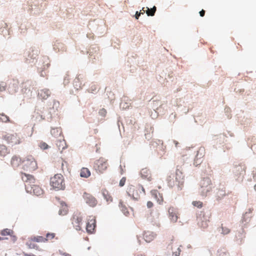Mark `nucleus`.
Listing matches in <instances>:
<instances>
[{"instance_id": "obj_21", "label": "nucleus", "mask_w": 256, "mask_h": 256, "mask_svg": "<svg viewBox=\"0 0 256 256\" xmlns=\"http://www.w3.org/2000/svg\"><path fill=\"white\" fill-rule=\"evenodd\" d=\"M26 245L29 248L40 250L38 246L37 245L35 242L32 240L30 238L26 242Z\"/></svg>"}, {"instance_id": "obj_15", "label": "nucleus", "mask_w": 256, "mask_h": 256, "mask_svg": "<svg viewBox=\"0 0 256 256\" xmlns=\"http://www.w3.org/2000/svg\"><path fill=\"white\" fill-rule=\"evenodd\" d=\"M226 195V190L224 186L217 188L215 191V196L217 200H221Z\"/></svg>"}, {"instance_id": "obj_28", "label": "nucleus", "mask_w": 256, "mask_h": 256, "mask_svg": "<svg viewBox=\"0 0 256 256\" xmlns=\"http://www.w3.org/2000/svg\"><path fill=\"white\" fill-rule=\"evenodd\" d=\"M80 78H79V76H78L74 79V86L77 90L82 88V83L80 82Z\"/></svg>"}, {"instance_id": "obj_18", "label": "nucleus", "mask_w": 256, "mask_h": 256, "mask_svg": "<svg viewBox=\"0 0 256 256\" xmlns=\"http://www.w3.org/2000/svg\"><path fill=\"white\" fill-rule=\"evenodd\" d=\"M50 94V92L48 89H44L38 92V96L42 99H47Z\"/></svg>"}, {"instance_id": "obj_43", "label": "nucleus", "mask_w": 256, "mask_h": 256, "mask_svg": "<svg viewBox=\"0 0 256 256\" xmlns=\"http://www.w3.org/2000/svg\"><path fill=\"white\" fill-rule=\"evenodd\" d=\"M126 181V178H122L120 182L119 185L120 186H122L124 185Z\"/></svg>"}, {"instance_id": "obj_9", "label": "nucleus", "mask_w": 256, "mask_h": 256, "mask_svg": "<svg viewBox=\"0 0 256 256\" xmlns=\"http://www.w3.org/2000/svg\"><path fill=\"white\" fill-rule=\"evenodd\" d=\"M108 162L103 158L97 160L94 164V168L100 173L103 172L108 168Z\"/></svg>"}, {"instance_id": "obj_38", "label": "nucleus", "mask_w": 256, "mask_h": 256, "mask_svg": "<svg viewBox=\"0 0 256 256\" xmlns=\"http://www.w3.org/2000/svg\"><path fill=\"white\" fill-rule=\"evenodd\" d=\"M202 162V160L199 159V158L196 156L194 160V164L196 166H198L200 165Z\"/></svg>"}, {"instance_id": "obj_29", "label": "nucleus", "mask_w": 256, "mask_h": 256, "mask_svg": "<svg viewBox=\"0 0 256 256\" xmlns=\"http://www.w3.org/2000/svg\"><path fill=\"white\" fill-rule=\"evenodd\" d=\"M147 10H146V13L148 16H154L156 12V8L155 6H154L152 8L150 9L148 8H146Z\"/></svg>"}, {"instance_id": "obj_48", "label": "nucleus", "mask_w": 256, "mask_h": 256, "mask_svg": "<svg viewBox=\"0 0 256 256\" xmlns=\"http://www.w3.org/2000/svg\"><path fill=\"white\" fill-rule=\"evenodd\" d=\"M3 238H2L1 237H0V240H2Z\"/></svg>"}, {"instance_id": "obj_19", "label": "nucleus", "mask_w": 256, "mask_h": 256, "mask_svg": "<svg viewBox=\"0 0 256 256\" xmlns=\"http://www.w3.org/2000/svg\"><path fill=\"white\" fill-rule=\"evenodd\" d=\"M60 206L58 212V214L61 216L66 215L68 211L67 205L64 202L60 203Z\"/></svg>"}, {"instance_id": "obj_45", "label": "nucleus", "mask_w": 256, "mask_h": 256, "mask_svg": "<svg viewBox=\"0 0 256 256\" xmlns=\"http://www.w3.org/2000/svg\"><path fill=\"white\" fill-rule=\"evenodd\" d=\"M205 14V11L204 10H202L200 12V14L201 16H204Z\"/></svg>"}, {"instance_id": "obj_11", "label": "nucleus", "mask_w": 256, "mask_h": 256, "mask_svg": "<svg viewBox=\"0 0 256 256\" xmlns=\"http://www.w3.org/2000/svg\"><path fill=\"white\" fill-rule=\"evenodd\" d=\"M168 218L172 222H176L178 219V210L174 207H170L168 210Z\"/></svg>"}, {"instance_id": "obj_4", "label": "nucleus", "mask_w": 256, "mask_h": 256, "mask_svg": "<svg viewBox=\"0 0 256 256\" xmlns=\"http://www.w3.org/2000/svg\"><path fill=\"white\" fill-rule=\"evenodd\" d=\"M50 184L56 190H64L65 188V184L63 176L58 174H55L51 178Z\"/></svg>"}, {"instance_id": "obj_20", "label": "nucleus", "mask_w": 256, "mask_h": 256, "mask_svg": "<svg viewBox=\"0 0 256 256\" xmlns=\"http://www.w3.org/2000/svg\"><path fill=\"white\" fill-rule=\"evenodd\" d=\"M56 144L60 152H62L64 149L67 148L66 142L63 138L58 140L56 142Z\"/></svg>"}, {"instance_id": "obj_24", "label": "nucleus", "mask_w": 256, "mask_h": 256, "mask_svg": "<svg viewBox=\"0 0 256 256\" xmlns=\"http://www.w3.org/2000/svg\"><path fill=\"white\" fill-rule=\"evenodd\" d=\"M102 192L104 198L108 202H110L112 201V196L110 195L109 192L106 190H102Z\"/></svg>"}, {"instance_id": "obj_40", "label": "nucleus", "mask_w": 256, "mask_h": 256, "mask_svg": "<svg viewBox=\"0 0 256 256\" xmlns=\"http://www.w3.org/2000/svg\"><path fill=\"white\" fill-rule=\"evenodd\" d=\"M10 230L9 229H5L1 232V234L2 236H8L10 234Z\"/></svg>"}, {"instance_id": "obj_47", "label": "nucleus", "mask_w": 256, "mask_h": 256, "mask_svg": "<svg viewBox=\"0 0 256 256\" xmlns=\"http://www.w3.org/2000/svg\"><path fill=\"white\" fill-rule=\"evenodd\" d=\"M254 190H256V184L254 186Z\"/></svg>"}, {"instance_id": "obj_7", "label": "nucleus", "mask_w": 256, "mask_h": 256, "mask_svg": "<svg viewBox=\"0 0 256 256\" xmlns=\"http://www.w3.org/2000/svg\"><path fill=\"white\" fill-rule=\"evenodd\" d=\"M212 184L209 178H202L200 182V192L203 196H206L212 190Z\"/></svg>"}, {"instance_id": "obj_46", "label": "nucleus", "mask_w": 256, "mask_h": 256, "mask_svg": "<svg viewBox=\"0 0 256 256\" xmlns=\"http://www.w3.org/2000/svg\"><path fill=\"white\" fill-rule=\"evenodd\" d=\"M66 165V162H62V170H64V166Z\"/></svg>"}, {"instance_id": "obj_23", "label": "nucleus", "mask_w": 256, "mask_h": 256, "mask_svg": "<svg viewBox=\"0 0 256 256\" xmlns=\"http://www.w3.org/2000/svg\"><path fill=\"white\" fill-rule=\"evenodd\" d=\"M90 176V172L86 168H82L80 172V176L82 178H88Z\"/></svg>"}, {"instance_id": "obj_30", "label": "nucleus", "mask_w": 256, "mask_h": 256, "mask_svg": "<svg viewBox=\"0 0 256 256\" xmlns=\"http://www.w3.org/2000/svg\"><path fill=\"white\" fill-rule=\"evenodd\" d=\"M120 206L121 208V210L124 214L126 216H128L129 215V212L127 208L122 204V202H120Z\"/></svg>"}, {"instance_id": "obj_37", "label": "nucleus", "mask_w": 256, "mask_h": 256, "mask_svg": "<svg viewBox=\"0 0 256 256\" xmlns=\"http://www.w3.org/2000/svg\"><path fill=\"white\" fill-rule=\"evenodd\" d=\"M192 204L194 206L198 208H202L203 206L202 202L200 201H194Z\"/></svg>"}, {"instance_id": "obj_33", "label": "nucleus", "mask_w": 256, "mask_h": 256, "mask_svg": "<svg viewBox=\"0 0 256 256\" xmlns=\"http://www.w3.org/2000/svg\"><path fill=\"white\" fill-rule=\"evenodd\" d=\"M38 146H39V147L42 150H46V149L50 147L45 142H40Z\"/></svg>"}, {"instance_id": "obj_3", "label": "nucleus", "mask_w": 256, "mask_h": 256, "mask_svg": "<svg viewBox=\"0 0 256 256\" xmlns=\"http://www.w3.org/2000/svg\"><path fill=\"white\" fill-rule=\"evenodd\" d=\"M126 192L134 200H138L140 198L141 195L145 194V190L140 184H130L128 186Z\"/></svg>"}, {"instance_id": "obj_13", "label": "nucleus", "mask_w": 256, "mask_h": 256, "mask_svg": "<svg viewBox=\"0 0 256 256\" xmlns=\"http://www.w3.org/2000/svg\"><path fill=\"white\" fill-rule=\"evenodd\" d=\"M18 88V80H13L9 84L8 92L11 94L16 92Z\"/></svg>"}, {"instance_id": "obj_34", "label": "nucleus", "mask_w": 256, "mask_h": 256, "mask_svg": "<svg viewBox=\"0 0 256 256\" xmlns=\"http://www.w3.org/2000/svg\"><path fill=\"white\" fill-rule=\"evenodd\" d=\"M51 134L54 136L60 134L61 132L58 128H52L50 131Z\"/></svg>"}, {"instance_id": "obj_2", "label": "nucleus", "mask_w": 256, "mask_h": 256, "mask_svg": "<svg viewBox=\"0 0 256 256\" xmlns=\"http://www.w3.org/2000/svg\"><path fill=\"white\" fill-rule=\"evenodd\" d=\"M167 180L170 186H176L178 190L182 189L184 183V176L181 171L177 170L175 175L169 176Z\"/></svg>"}, {"instance_id": "obj_1", "label": "nucleus", "mask_w": 256, "mask_h": 256, "mask_svg": "<svg viewBox=\"0 0 256 256\" xmlns=\"http://www.w3.org/2000/svg\"><path fill=\"white\" fill-rule=\"evenodd\" d=\"M21 178L25 183V188L27 192L38 196L43 194V190L40 186L33 176L21 172Z\"/></svg>"}, {"instance_id": "obj_12", "label": "nucleus", "mask_w": 256, "mask_h": 256, "mask_svg": "<svg viewBox=\"0 0 256 256\" xmlns=\"http://www.w3.org/2000/svg\"><path fill=\"white\" fill-rule=\"evenodd\" d=\"M82 218L80 216L76 214L74 216L72 219V224L77 230H80L82 229Z\"/></svg>"}, {"instance_id": "obj_26", "label": "nucleus", "mask_w": 256, "mask_h": 256, "mask_svg": "<svg viewBox=\"0 0 256 256\" xmlns=\"http://www.w3.org/2000/svg\"><path fill=\"white\" fill-rule=\"evenodd\" d=\"M30 238L33 240L35 242H45V238L42 236H32Z\"/></svg>"}, {"instance_id": "obj_27", "label": "nucleus", "mask_w": 256, "mask_h": 256, "mask_svg": "<svg viewBox=\"0 0 256 256\" xmlns=\"http://www.w3.org/2000/svg\"><path fill=\"white\" fill-rule=\"evenodd\" d=\"M205 154V150L204 148H200L197 152L196 157L199 158V159L202 160Z\"/></svg>"}, {"instance_id": "obj_5", "label": "nucleus", "mask_w": 256, "mask_h": 256, "mask_svg": "<svg viewBox=\"0 0 256 256\" xmlns=\"http://www.w3.org/2000/svg\"><path fill=\"white\" fill-rule=\"evenodd\" d=\"M2 138L12 146L18 144L22 142L20 138L16 133L6 132L2 135Z\"/></svg>"}, {"instance_id": "obj_41", "label": "nucleus", "mask_w": 256, "mask_h": 256, "mask_svg": "<svg viewBox=\"0 0 256 256\" xmlns=\"http://www.w3.org/2000/svg\"><path fill=\"white\" fill-rule=\"evenodd\" d=\"M222 232L224 234H228L230 232V230L229 228H228L226 227H224L222 226Z\"/></svg>"}, {"instance_id": "obj_35", "label": "nucleus", "mask_w": 256, "mask_h": 256, "mask_svg": "<svg viewBox=\"0 0 256 256\" xmlns=\"http://www.w3.org/2000/svg\"><path fill=\"white\" fill-rule=\"evenodd\" d=\"M55 237L54 233H48L45 238L46 242L50 240H52Z\"/></svg>"}, {"instance_id": "obj_22", "label": "nucleus", "mask_w": 256, "mask_h": 256, "mask_svg": "<svg viewBox=\"0 0 256 256\" xmlns=\"http://www.w3.org/2000/svg\"><path fill=\"white\" fill-rule=\"evenodd\" d=\"M152 194L159 204H162L164 198L162 194L155 190L152 192Z\"/></svg>"}, {"instance_id": "obj_14", "label": "nucleus", "mask_w": 256, "mask_h": 256, "mask_svg": "<svg viewBox=\"0 0 256 256\" xmlns=\"http://www.w3.org/2000/svg\"><path fill=\"white\" fill-rule=\"evenodd\" d=\"M141 176L143 178L146 179L148 181L152 180L150 171L148 168H144L140 171Z\"/></svg>"}, {"instance_id": "obj_49", "label": "nucleus", "mask_w": 256, "mask_h": 256, "mask_svg": "<svg viewBox=\"0 0 256 256\" xmlns=\"http://www.w3.org/2000/svg\"><path fill=\"white\" fill-rule=\"evenodd\" d=\"M92 90H96V88H94H94H92Z\"/></svg>"}, {"instance_id": "obj_31", "label": "nucleus", "mask_w": 256, "mask_h": 256, "mask_svg": "<svg viewBox=\"0 0 256 256\" xmlns=\"http://www.w3.org/2000/svg\"><path fill=\"white\" fill-rule=\"evenodd\" d=\"M0 120L4 122H10L8 116L4 114V113L0 114Z\"/></svg>"}, {"instance_id": "obj_8", "label": "nucleus", "mask_w": 256, "mask_h": 256, "mask_svg": "<svg viewBox=\"0 0 256 256\" xmlns=\"http://www.w3.org/2000/svg\"><path fill=\"white\" fill-rule=\"evenodd\" d=\"M96 227V220L94 216H90L88 217L86 230L88 233L92 234L95 232Z\"/></svg>"}, {"instance_id": "obj_32", "label": "nucleus", "mask_w": 256, "mask_h": 256, "mask_svg": "<svg viewBox=\"0 0 256 256\" xmlns=\"http://www.w3.org/2000/svg\"><path fill=\"white\" fill-rule=\"evenodd\" d=\"M29 52L28 56L32 59L35 58L38 55V50H31L30 52Z\"/></svg>"}, {"instance_id": "obj_17", "label": "nucleus", "mask_w": 256, "mask_h": 256, "mask_svg": "<svg viewBox=\"0 0 256 256\" xmlns=\"http://www.w3.org/2000/svg\"><path fill=\"white\" fill-rule=\"evenodd\" d=\"M144 238L147 242H152L154 238V234L153 232L147 231L144 232L143 234Z\"/></svg>"}, {"instance_id": "obj_6", "label": "nucleus", "mask_w": 256, "mask_h": 256, "mask_svg": "<svg viewBox=\"0 0 256 256\" xmlns=\"http://www.w3.org/2000/svg\"><path fill=\"white\" fill-rule=\"evenodd\" d=\"M22 168L24 170L34 171L38 168L37 162L32 156H28L22 160Z\"/></svg>"}, {"instance_id": "obj_51", "label": "nucleus", "mask_w": 256, "mask_h": 256, "mask_svg": "<svg viewBox=\"0 0 256 256\" xmlns=\"http://www.w3.org/2000/svg\"><path fill=\"white\" fill-rule=\"evenodd\" d=\"M92 90H96V88H94H94H92Z\"/></svg>"}, {"instance_id": "obj_50", "label": "nucleus", "mask_w": 256, "mask_h": 256, "mask_svg": "<svg viewBox=\"0 0 256 256\" xmlns=\"http://www.w3.org/2000/svg\"><path fill=\"white\" fill-rule=\"evenodd\" d=\"M92 90H96V88H94H94H92Z\"/></svg>"}, {"instance_id": "obj_36", "label": "nucleus", "mask_w": 256, "mask_h": 256, "mask_svg": "<svg viewBox=\"0 0 256 256\" xmlns=\"http://www.w3.org/2000/svg\"><path fill=\"white\" fill-rule=\"evenodd\" d=\"M176 251H173L172 256H180V252H181V246H176Z\"/></svg>"}, {"instance_id": "obj_16", "label": "nucleus", "mask_w": 256, "mask_h": 256, "mask_svg": "<svg viewBox=\"0 0 256 256\" xmlns=\"http://www.w3.org/2000/svg\"><path fill=\"white\" fill-rule=\"evenodd\" d=\"M22 164V160L20 156H14L12 158L11 164L14 168L18 167Z\"/></svg>"}, {"instance_id": "obj_25", "label": "nucleus", "mask_w": 256, "mask_h": 256, "mask_svg": "<svg viewBox=\"0 0 256 256\" xmlns=\"http://www.w3.org/2000/svg\"><path fill=\"white\" fill-rule=\"evenodd\" d=\"M7 147L4 144H0V156H4L9 153Z\"/></svg>"}, {"instance_id": "obj_44", "label": "nucleus", "mask_w": 256, "mask_h": 256, "mask_svg": "<svg viewBox=\"0 0 256 256\" xmlns=\"http://www.w3.org/2000/svg\"><path fill=\"white\" fill-rule=\"evenodd\" d=\"M147 206L148 208H151L153 206V203L152 202H150V201H148L147 202Z\"/></svg>"}, {"instance_id": "obj_10", "label": "nucleus", "mask_w": 256, "mask_h": 256, "mask_svg": "<svg viewBox=\"0 0 256 256\" xmlns=\"http://www.w3.org/2000/svg\"><path fill=\"white\" fill-rule=\"evenodd\" d=\"M83 198L85 202L90 206L94 207L96 206L98 204L97 200L90 194L84 192Z\"/></svg>"}, {"instance_id": "obj_39", "label": "nucleus", "mask_w": 256, "mask_h": 256, "mask_svg": "<svg viewBox=\"0 0 256 256\" xmlns=\"http://www.w3.org/2000/svg\"><path fill=\"white\" fill-rule=\"evenodd\" d=\"M6 84L4 82H0V92H3L6 89Z\"/></svg>"}, {"instance_id": "obj_42", "label": "nucleus", "mask_w": 256, "mask_h": 256, "mask_svg": "<svg viewBox=\"0 0 256 256\" xmlns=\"http://www.w3.org/2000/svg\"><path fill=\"white\" fill-rule=\"evenodd\" d=\"M142 10H143V12H136L135 14V17L136 19H138L140 14H144L145 10H144V8H142Z\"/></svg>"}]
</instances>
